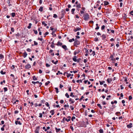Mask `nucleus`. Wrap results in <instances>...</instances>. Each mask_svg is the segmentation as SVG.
Returning <instances> with one entry per match:
<instances>
[{
	"label": "nucleus",
	"mask_w": 133,
	"mask_h": 133,
	"mask_svg": "<svg viewBox=\"0 0 133 133\" xmlns=\"http://www.w3.org/2000/svg\"><path fill=\"white\" fill-rule=\"evenodd\" d=\"M27 101L30 104V105L32 106L33 104V103L31 101L30 102V99H28Z\"/></svg>",
	"instance_id": "nucleus-22"
},
{
	"label": "nucleus",
	"mask_w": 133,
	"mask_h": 133,
	"mask_svg": "<svg viewBox=\"0 0 133 133\" xmlns=\"http://www.w3.org/2000/svg\"><path fill=\"white\" fill-rule=\"evenodd\" d=\"M109 58L110 61H112V63H114L115 61V59L114 58L113 55H111L109 57Z\"/></svg>",
	"instance_id": "nucleus-4"
},
{
	"label": "nucleus",
	"mask_w": 133,
	"mask_h": 133,
	"mask_svg": "<svg viewBox=\"0 0 133 133\" xmlns=\"http://www.w3.org/2000/svg\"><path fill=\"white\" fill-rule=\"evenodd\" d=\"M34 21H35V23L36 24H37V23L39 21V20L38 19L37 20H36V19H34Z\"/></svg>",
	"instance_id": "nucleus-56"
},
{
	"label": "nucleus",
	"mask_w": 133,
	"mask_h": 133,
	"mask_svg": "<svg viewBox=\"0 0 133 133\" xmlns=\"http://www.w3.org/2000/svg\"><path fill=\"white\" fill-rule=\"evenodd\" d=\"M80 43V41L76 39L74 43V45L76 47H77V45H79Z\"/></svg>",
	"instance_id": "nucleus-3"
},
{
	"label": "nucleus",
	"mask_w": 133,
	"mask_h": 133,
	"mask_svg": "<svg viewBox=\"0 0 133 133\" xmlns=\"http://www.w3.org/2000/svg\"><path fill=\"white\" fill-rule=\"evenodd\" d=\"M69 101L70 102V104H72L74 103L75 101L73 99L71 98H70L69 99Z\"/></svg>",
	"instance_id": "nucleus-14"
},
{
	"label": "nucleus",
	"mask_w": 133,
	"mask_h": 133,
	"mask_svg": "<svg viewBox=\"0 0 133 133\" xmlns=\"http://www.w3.org/2000/svg\"><path fill=\"white\" fill-rule=\"evenodd\" d=\"M97 106L98 107H99L101 109H102V107L100 104H97Z\"/></svg>",
	"instance_id": "nucleus-35"
},
{
	"label": "nucleus",
	"mask_w": 133,
	"mask_h": 133,
	"mask_svg": "<svg viewBox=\"0 0 133 133\" xmlns=\"http://www.w3.org/2000/svg\"><path fill=\"white\" fill-rule=\"evenodd\" d=\"M82 10L80 11V13L81 14H82L84 13L85 9V8L84 7H82L81 8Z\"/></svg>",
	"instance_id": "nucleus-7"
},
{
	"label": "nucleus",
	"mask_w": 133,
	"mask_h": 133,
	"mask_svg": "<svg viewBox=\"0 0 133 133\" xmlns=\"http://www.w3.org/2000/svg\"><path fill=\"white\" fill-rule=\"evenodd\" d=\"M65 96L67 98H69V96L68 95V93H66L65 94Z\"/></svg>",
	"instance_id": "nucleus-44"
},
{
	"label": "nucleus",
	"mask_w": 133,
	"mask_h": 133,
	"mask_svg": "<svg viewBox=\"0 0 133 133\" xmlns=\"http://www.w3.org/2000/svg\"><path fill=\"white\" fill-rule=\"evenodd\" d=\"M34 45H38V43L35 41H34Z\"/></svg>",
	"instance_id": "nucleus-60"
},
{
	"label": "nucleus",
	"mask_w": 133,
	"mask_h": 133,
	"mask_svg": "<svg viewBox=\"0 0 133 133\" xmlns=\"http://www.w3.org/2000/svg\"><path fill=\"white\" fill-rule=\"evenodd\" d=\"M130 14L133 16V11H131L130 12Z\"/></svg>",
	"instance_id": "nucleus-64"
},
{
	"label": "nucleus",
	"mask_w": 133,
	"mask_h": 133,
	"mask_svg": "<svg viewBox=\"0 0 133 133\" xmlns=\"http://www.w3.org/2000/svg\"><path fill=\"white\" fill-rule=\"evenodd\" d=\"M25 67L26 69H29L30 68L31 66L30 64H28L25 66Z\"/></svg>",
	"instance_id": "nucleus-16"
},
{
	"label": "nucleus",
	"mask_w": 133,
	"mask_h": 133,
	"mask_svg": "<svg viewBox=\"0 0 133 133\" xmlns=\"http://www.w3.org/2000/svg\"><path fill=\"white\" fill-rule=\"evenodd\" d=\"M42 24L44 25L45 27L47 26V21H43L42 22Z\"/></svg>",
	"instance_id": "nucleus-11"
},
{
	"label": "nucleus",
	"mask_w": 133,
	"mask_h": 133,
	"mask_svg": "<svg viewBox=\"0 0 133 133\" xmlns=\"http://www.w3.org/2000/svg\"><path fill=\"white\" fill-rule=\"evenodd\" d=\"M105 27V26L104 25H103L102 26L101 28V29L102 30H103L104 29Z\"/></svg>",
	"instance_id": "nucleus-37"
},
{
	"label": "nucleus",
	"mask_w": 133,
	"mask_h": 133,
	"mask_svg": "<svg viewBox=\"0 0 133 133\" xmlns=\"http://www.w3.org/2000/svg\"><path fill=\"white\" fill-rule=\"evenodd\" d=\"M104 5L105 6L109 4V2L106 1H104Z\"/></svg>",
	"instance_id": "nucleus-25"
},
{
	"label": "nucleus",
	"mask_w": 133,
	"mask_h": 133,
	"mask_svg": "<svg viewBox=\"0 0 133 133\" xmlns=\"http://www.w3.org/2000/svg\"><path fill=\"white\" fill-rule=\"evenodd\" d=\"M101 37L102 38V39H105L106 38V36L104 34H103L102 36H101Z\"/></svg>",
	"instance_id": "nucleus-24"
},
{
	"label": "nucleus",
	"mask_w": 133,
	"mask_h": 133,
	"mask_svg": "<svg viewBox=\"0 0 133 133\" xmlns=\"http://www.w3.org/2000/svg\"><path fill=\"white\" fill-rule=\"evenodd\" d=\"M55 89L56 90V93H58L59 92L58 88H55Z\"/></svg>",
	"instance_id": "nucleus-48"
},
{
	"label": "nucleus",
	"mask_w": 133,
	"mask_h": 133,
	"mask_svg": "<svg viewBox=\"0 0 133 133\" xmlns=\"http://www.w3.org/2000/svg\"><path fill=\"white\" fill-rule=\"evenodd\" d=\"M75 41V39L74 38H73L71 39H70L69 40V42H71L72 41Z\"/></svg>",
	"instance_id": "nucleus-36"
},
{
	"label": "nucleus",
	"mask_w": 133,
	"mask_h": 133,
	"mask_svg": "<svg viewBox=\"0 0 133 133\" xmlns=\"http://www.w3.org/2000/svg\"><path fill=\"white\" fill-rule=\"evenodd\" d=\"M1 73L2 75L5 74H6L5 71H3V70H1L0 72Z\"/></svg>",
	"instance_id": "nucleus-30"
},
{
	"label": "nucleus",
	"mask_w": 133,
	"mask_h": 133,
	"mask_svg": "<svg viewBox=\"0 0 133 133\" xmlns=\"http://www.w3.org/2000/svg\"><path fill=\"white\" fill-rule=\"evenodd\" d=\"M80 52V50L79 49L77 50L76 51H74V55H76L77 54H78Z\"/></svg>",
	"instance_id": "nucleus-9"
},
{
	"label": "nucleus",
	"mask_w": 133,
	"mask_h": 133,
	"mask_svg": "<svg viewBox=\"0 0 133 133\" xmlns=\"http://www.w3.org/2000/svg\"><path fill=\"white\" fill-rule=\"evenodd\" d=\"M50 112L51 114L52 115H53L54 114V110H51L50 111Z\"/></svg>",
	"instance_id": "nucleus-27"
},
{
	"label": "nucleus",
	"mask_w": 133,
	"mask_h": 133,
	"mask_svg": "<svg viewBox=\"0 0 133 133\" xmlns=\"http://www.w3.org/2000/svg\"><path fill=\"white\" fill-rule=\"evenodd\" d=\"M11 16H12V17H15V12H13L11 14Z\"/></svg>",
	"instance_id": "nucleus-39"
},
{
	"label": "nucleus",
	"mask_w": 133,
	"mask_h": 133,
	"mask_svg": "<svg viewBox=\"0 0 133 133\" xmlns=\"http://www.w3.org/2000/svg\"><path fill=\"white\" fill-rule=\"evenodd\" d=\"M40 127L38 126L36 128V130L35 131V133H39V129Z\"/></svg>",
	"instance_id": "nucleus-12"
},
{
	"label": "nucleus",
	"mask_w": 133,
	"mask_h": 133,
	"mask_svg": "<svg viewBox=\"0 0 133 133\" xmlns=\"http://www.w3.org/2000/svg\"><path fill=\"white\" fill-rule=\"evenodd\" d=\"M53 17L54 18H56L58 17L57 15L56 14H54Z\"/></svg>",
	"instance_id": "nucleus-46"
},
{
	"label": "nucleus",
	"mask_w": 133,
	"mask_h": 133,
	"mask_svg": "<svg viewBox=\"0 0 133 133\" xmlns=\"http://www.w3.org/2000/svg\"><path fill=\"white\" fill-rule=\"evenodd\" d=\"M98 40V38L96 37L95 38L94 41H95L97 42Z\"/></svg>",
	"instance_id": "nucleus-62"
},
{
	"label": "nucleus",
	"mask_w": 133,
	"mask_h": 133,
	"mask_svg": "<svg viewBox=\"0 0 133 133\" xmlns=\"http://www.w3.org/2000/svg\"><path fill=\"white\" fill-rule=\"evenodd\" d=\"M128 98H129V101L131 100L132 98V97L131 96H129Z\"/></svg>",
	"instance_id": "nucleus-45"
},
{
	"label": "nucleus",
	"mask_w": 133,
	"mask_h": 133,
	"mask_svg": "<svg viewBox=\"0 0 133 133\" xmlns=\"http://www.w3.org/2000/svg\"><path fill=\"white\" fill-rule=\"evenodd\" d=\"M74 93L73 92H71L70 94V96L72 97H74L75 96L73 95Z\"/></svg>",
	"instance_id": "nucleus-50"
},
{
	"label": "nucleus",
	"mask_w": 133,
	"mask_h": 133,
	"mask_svg": "<svg viewBox=\"0 0 133 133\" xmlns=\"http://www.w3.org/2000/svg\"><path fill=\"white\" fill-rule=\"evenodd\" d=\"M76 56H74L72 58L73 60L75 62H77V59H76Z\"/></svg>",
	"instance_id": "nucleus-26"
},
{
	"label": "nucleus",
	"mask_w": 133,
	"mask_h": 133,
	"mask_svg": "<svg viewBox=\"0 0 133 133\" xmlns=\"http://www.w3.org/2000/svg\"><path fill=\"white\" fill-rule=\"evenodd\" d=\"M36 84H38V87H41L42 84V83L41 82H39L38 81L36 82H34V84L35 85Z\"/></svg>",
	"instance_id": "nucleus-6"
},
{
	"label": "nucleus",
	"mask_w": 133,
	"mask_h": 133,
	"mask_svg": "<svg viewBox=\"0 0 133 133\" xmlns=\"http://www.w3.org/2000/svg\"><path fill=\"white\" fill-rule=\"evenodd\" d=\"M61 17L62 18H63L64 15L65 14V12L63 10L61 11Z\"/></svg>",
	"instance_id": "nucleus-15"
},
{
	"label": "nucleus",
	"mask_w": 133,
	"mask_h": 133,
	"mask_svg": "<svg viewBox=\"0 0 133 133\" xmlns=\"http://www.w3.org/2000/svg\"><path fill=\"white\" fill-rule=\"evenodd\" d=\"M3 83H5V80H3L2 82H1L0 84L1 85H2Z\"/></svg>",
	"instance_id": "nucleus-59"
},
{
	"label": "nucleus",
	"mask_w": 133,
	"mask_h": 133,
	"mask_svg": "<svg viewBox=\"0 0 133 133\" xmlns=\"http://www.w3.org/2000/svg\"><path fill=\"white\" fill-rule=\"evenodd\" d=\"M11 0H8L7 1V3L8 4V6H12V4H10V1Z\"/></svg>",
	"instance_id": "nucleus-17"
},
{
	"label": "nucleus",
	"mask_w": 133,
	"mask_h": 133,
	"mask_svg": "<svg viewBox=\"0 0 133 133\" xmlns=\"http://www.w3.org/2000/svg\"><path fill=\"white\" fill-rule=\"evenodd\" d=\"M107 33L109 34H110L111 33L114 34L115 32V31L113 30H111L110 28L109 29H107Z\"/></svg>",
	"instance_id": "nucleus-5"
},
{
	"label": "nucleus",
	"mask_w": 133,
	"mask_h": 133,
	"mask_svg": "<svg viewBox=\"0 0 133 133\" xmlns=\"http://www.w3.org/2000/svg\"><path fill=\"white\" fill-rule=\"evenodd\" d=\"M64 107L65 108L67 107L69 108V106L68 105V103H67V105L65 104L64 105Z\"/></svg>",
	"instance_id": "nucleus-55"
},
{
	"label": "nucleus",
	"mask_w": 133,
	"mask_h": 133,
	"mask_svg": "<svg viewBox=\"0 0 133 133\" xmlns=\"http://www.w3.org/2000/svg\"><path fill=\"white\" fill-rule=\"evenodd\" d=\"M132 127V123H130L129 124L127 125V127L128 128H130Z\"/></svg>",
	"instance_id": "nucleus-13"
},
{
	"label": "nucleus",
	"mask_w": 133,
	"mask_h": 133,
	"mask_svg": "<svg viewBox=\"0 0 133 133\" xmlns=\"http://www.w3.org/2000/svg\"><path fill=\"white\" fill-rule=\"evenodd\" d=\"M99 82L101 85H103V84L105 82L104 81H99Z\"/></svg>",
	"instance_id": "nucleus-31"
},
{
	"label": "nucleus",
	"mask_w": 133,
	"mask_h": 133,
	"mask_svg": "<svg viewBox=\"0 0 133 133\" xmlns=\"http://www.w3.org/2000/svg\"><path fill=\"white\" fill-rule=\"evenodd\" d=\"M115 114L116 115L118 116H119L121 115V113L119 112H116L115 113Z\"/></svg>",
	"instance_id": "nucleus-28"
},
{
	"label": "nucleus",
	"mask_w": 133,
	"mask_h": 133,
	"mask_svg": "<svg viewBox=\"0 0 133 133\" xmlns=\"http://www.w3.org/2000/svg\"><path fill=\"white\" fill-rule=\"evenodd\" d=\"M81 28L79 27H77L76 28H75V29L74 30V31L76 32L78 31H79L81 30Z\"/></svg>",
	"instance_id": "nucleus-8"
},
{
	"label": "nucleus",
	"mask_w": 133,
	"mask_h": 133,
	"mask_svg": "<svg viewBox=\"0 0 133 133\" xmlns=\"http://www.w3.org/2000/svg\"><path fill=\"white\" fill-rule=\"evenodd\" d=\"M15 124L16 125L19 124V125H21V123L20 121H16L15 122Z\"/></svg>",
	"instance_id": "nucleus-21"
},
{
	"label": "nucleus",
	"mask_w": 133,
	"mask_h": 133,
	"mask_svg": "<svg viewBox=\"0 0 133 133\" xmlns=\"http://www.w3.org/2000/svg\"><path fill=\"white\" fill-rule=\"evenodd\" d=\"M79 82H80L81 83H82V80L81 79H80L79 80H77L76 81V82L77 83H79Z\"/></svg>",
	"instance_id": "nucleus-52"
},
{
	"label": "nucleus",
	"mask_w": 133,
	"mask_h": 133,
	"mask_svg": "<svg viewBox=\"0 0 133 133\" xmlns=\"http://www.w3.org/2000/svg\"><path fill=\"white\" fill-rule=\"evenodd\" d=\"M71 117L70 116H68L67 118H65V117H64L62 121V122L63 123H64L65 121L67 122H68L70 121Z\"/></svg>",
	"instance_id": "nucleus-2"
},
{
	"label": "nucleus",
	"mask_w": 133,
	"mask_h": 133,
	"mask_svg": "<svg viewBox=\"0 0 133 133\" xmlns=\"http://www.w3.org/2000/svg\"><path fill=\"white\" fill-rule=\"evenodd\" d=\"M4 56L1 54H0V59H3L4 58Z\"/></svg>",
	"instance_id": "nucleus-38"
},
{
	"label": "nucleus",
	"mask_w": 133,
	"mask_h": 133,
	"mask_svg": "<svg viewBox=\"0 0 133 133\" xmlns=\"http://www.w3.org/2000/svg\"><path fill=\"white\" fill-rule=\"evenodd\" d=\"M95 54H96L95 52L94 51H92V54H91L90 55H93V56H94L95 55Z\"/></svg>",
	"instance_id": "nucleus-40"
},
{
	"label": "nucleus",
	"mask_w": 133,
	"mask_h": 133,
	"mask_svg": "<svg viewBox=\"0 0 133 133\" xmlns=\"http://www.w3.org/2000/svg\"><path fill=\"white\" fill-rule=\"evenodd\" d=\"M99 133H103V131L102 129H100L99 130Z\"/></svg>",
	"instance_id": "nucleus-51"
},
{
	"label": "nucleus",
	"mask_w": 133,
	"mask_h": 133,
	"mask_svg": "<svg viewBox=\"0 0 133 133\" xmlns=\"http://www.w3.org/2000/svg\"><path fill=\"white\" fill-rule=\"evenodd\" d=\"M3 89H4V92L8 90V89L6 87H4L3 88Z\"/></svg>",
	"instance_id": "nucleus-49"
},
{
	"label": "nucleus",
	"mask_w": 133,
	"mask_h": 133,
	"mask_svg": "<svg viewBox=\"0 0 133 133\" xmlns=\"http://www.w3.org/2000/svg\"><path fill=\"white\" fill-rule=\"evenodd\" d=\"M45 104L47 107H49V105L48 102H46L45 103Z\"/></svg>",
	"instance_id": "nucleus-53"
},
{
	"label": "nucleus",
	"mask_w": 133,
	"mask_h": 133,
	"mask_svg": "<svg viewBox=\"0 0 133 133\" xmlns=\"http://www.w3.org/2000/svg\"><path fill=\"white\" fill-rule=\"evenodd\" d=\"M49 32H45V34H44V37H46V35H48L49 34Z\"/></svg>",
	"instance_id": "nucleus-32"
},
{
	"label": "nucleus",
	"mask_w": 133,
	"mask_h": 133,
	"mask_svg": "<svg viewBox=\"0 0 133 133\" xmlns=\"http://www.w3.org/2000/svg\"><path fill=\"white\" fill-rule=\"evenodd\" d=\"M74 105H70V108L72 110H73L74 109V107H73Z\"/></svg>",
	"instance_id": "nucleus-47"
},
{
	"label": "nucleus",
	"mask_w": 133,
	"mask_h": 133,
	"mask_svg": "<svg viewBox=\"0 0 133 133\" xmlns=\"http://www.w3.org/2000/svg\"><path fill=\"white\" fill-rule=\"evenodd\" d=\"M87 58L86 59H84L83 61V62H84L85 63H86L87 61Z\"/></svg>",
	"instance_id": "nucleus-61"
},
{
	"label": "nucleus",
	"mask_w": 133,
	"mask_h": 133,
	"mask_svg": "<svg viewBox=\"0 0 133 133\" xmlns=\"http://www.w3.org/2000/svg\"><path fill=\"white\" fill-rule=\"evenodd\" d=\"M75 10V9L74 8H73L71 10V13L72 14H74V12Z\"/></svg>",
	"instance_id": "nucleus-34"
},
{
	"label": "nucleus",
	"mask_w": 133,
	"mask_h": 133,
	"mask_svg": "<svg viewBox=\"0 0 133 133\" xmlns=\"http://www.w3.org/2000/svg\"><path fill=\"white\" fill-rule=\"evenodd\" d=\"M62 48L65 50L66 51V50H68V49L67 48V46L65 45H63L62 46Z\"/></svg>",
	"instance_id": "nucleus-10"
},
{
	"label": "nucleus",
	"mask_w": 133,
	"mask_h": 133,
	"mask_svg": "<svg viewBox=\"0 0 133 133\" xmlns=\"http://www.w3.org/2000/svg\"><path fill=\"white\" fill-rule=\"evenodd\" d=\"M50 82L49 81H47V82L45 83V85L46 86L48 85V84L50 83Z\"/></svg>",
	"instance_id": "nucleus-42"
},
{
	"label": "nucleus",
	"mask_w": 133,
	"mask_h": 133,
	"mask_svg": "<svg viewBox=\"0 0 133 133\" xmlns=\"http://www.w3.org/2000/svg\"><path fill=\"white\" fill-rule=\"evenodd\" d=\"M75 116H72V117L71 120L72 121H73L75 119Z\"/></svg>",
	"instance_id": "nucleus-58"
},
{
	"label": "nucleus",
	"mask_w": 133,
	"mask_h": 133,
	"mask_svg": "<svg viewBox=\"0 0 133 133\" xmlns=\"http://www.w3.org/2000/svg\"><path fill=\"white\" fill-rule=\"evenodd\" d=\"M31 25H32L31 24V23H30L29 24V26H28V28L29 29H30L31 28Z\"/></svg>",
	"instance_id": "nucleus-41"
},
{
	"label": "nucleus",
	"mask_w": 133,
	"mask_h": 133,
	"mask_svg": "<svg viewBox=\"0 0 133 133\" xmlns=\"http://www.w3.org/2000/svg\"><path fill=\"white\" fill-rule=\"evenodd\" d=\"M23 57L25 58L26 57L27 54L26 52H25L23 53Z\"/></svg>",
	"instance_id": "nucleus-29"
},
{
	"label": "nucleus",
	"mask_w": 133,
	"mask_h": 133,
	"mask_svg": "<svg viewBox=\"0 0 133 133\" xmlns=\"http://www.w3.org/2000/svg\"><path fill=\"white\" fill-rule=\"evenodd\" d=\"M76 8H81V4L80 3H78L76 5Z\"/></svg>",
	"instance_id": "nucleus-23"
},
{
	"label": "nucleus",
	"mask_w": 133,
	"mask_h": 133,
	"mask_svg": "<svg viewBox=\"0 0 133 133\" xmlns=\"http://www.w3.org/2000/svg\"><path fill=\"white\" fill-rule=\"evenodd\" d=\"M39 117L40 118H42V114L41 113H40L39 114Z\"/></svg>",
	"instance_id": "nucleus-54"
},
{
	"label": "nucleus",
	"mask_w": 133,
	"mask_h": 133,
	"mask_svg": "<svg viewBox=\"0 0 133 133\" xmlns=\"http://www.w3.org/2000/svg\"><path fill=\"white\" fill-rule=\"evenodd\" d=\"M62 45V43L61 42L58 41L56 45L58 46H61Z\"/></svg>",
	"instance_id": "nucleus-18"
},
{
	"label": "nucleus",
	"mask_w": 133,
	"mask_h": 133,
	"mask_svg": "<svg viewBox=\"0 0 133 133\" xmlns=\"http://www.w3.org/2000/svg\"><path fill=\"white\" fill-rule=\"evenodd\" d=\"M55 129L56 132L58 133L60 132L61 130V129L60 128H55Z\"/></svg>",
	"instance_id": "nucleus-19"
},
{
	"label": "nucleus",
	"mask_w": 133,
	"mask_h": 133,
	"mask_svg": "<svg viewBox=\"0 0 133 133\" xmlns=\"http://www.w3.org/2000/svg\"><path fill=\"white\" fill-rule=\"evenodd\" d=\"M84 19L86 21L89 20L90 18V16L89 14L87 13H85L83 15Z\"/></svg>",
	"instance_id": "nucleus-1"
},
{
	"label": "nucleus",
	"mask_w": 133,
	"mask_h": 133,
	"mask_svg": "<svg viewBox=\"0 0 133 133\" xmlns=\"http://www.w3.org/2000/svg\"><path fill=\"white\" fill-rule=\"evenodd\" d=\"M66 76L68 78L70 76H71V75L70 74H68L67 73V74L66 75Z\"/></svg>",
	"instance_id": "nucleus-43"
},
{
	"label": "nucleus",
	"mask_w": 133,
	"mask_h": 133,
	"mask_svg": "<svg viewBox=\"0 0 133 133\" xmlns=\"http://www.w3.org/2000/svg\"><path fill=\"white\" fill-rule=\"evenodd\" d=\"M112 78H109L107 79V81L109 83H110L112 81Z\"/></svg>",
	"instance_id": "nucleus-20"
},
{
	"label": "nucleus",
	"mask_w": 133,
	"mask_h": 133,
	"mask_svg": "<svg viewBox=\"0 0 133 133\" xmlns=\"http://www.w3.org/2000/svg\"><path fill=\"white\" fill-rule=\"evenodd\" d=\"M50 46L52 48H53L55 47L54 44H51V45Z\"/></svg>",
	"instance_id": "nucleus-63"
},
{
	"label": "nucleus",
	"mask_w": 133,
	"mask_h": 133,
	"mask_svg": "<svg viewBox=\"0 0 133 133\" xmlns=\"http://www.w3.org/2000/svg\"><path fill=\"white\" fill-rule=\"evenodd\" d=\"M39 11H40L41 12L43 10V7L42 6H41L40 7V8L39 9Z\"/></svg>",
	"instance_id": "nucleus-33"
},
{
	"label": "nucleus",
	"mask_w": 133,
	"mask_h": 133,
	"mask_svg": "<svg viewBox=\"0 0 133 133\" xmlns=\"http://www.w3.org/2000/svg\"><path fill=\"white\" fill-rule=\"evenodd\" d=\"M102 103L103 105H105L106 104V103L104 101H102Z\"/></svg>",
	"instance_id": "nucleus-57"
}]
</instances>
